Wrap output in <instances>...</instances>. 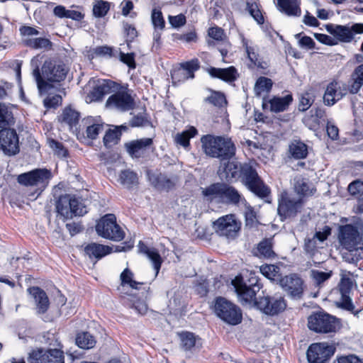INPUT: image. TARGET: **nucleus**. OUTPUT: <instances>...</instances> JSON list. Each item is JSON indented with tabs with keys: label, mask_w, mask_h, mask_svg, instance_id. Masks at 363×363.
Masks as SVG:
<instances>
[{
	"label": "nucleus",
	"mask_w": 363,
	"mask_h": 363,
	"mask_svg": "<svg viewBox=\"0 0 363 363\" xmlns=\"http://www.w3.org/2000/svg\"><path fill=\"white\" fill-rule=\"evenodd\" d=\"M325 28L330 34L340 42L350 43L353 39V33L348 26L330 23L325 26Z\"/></svg>",
	"instance_id": "24"
},
{
	"label": "nucleus",
	"mask_w": 363,
	"mask_h": 363,
	"mask_svg": "<svg viewBox=\"0 0 363 363\" xmlns=\"http://www.w3.org/2000/svg\"><path fill=\"white\" fill-rule=\"evenodd\" d=\"M49 145L50 147L55 150V153L58 156L62 157H67V151L61 143L57 142L55 140H49Z\"/></svg>",
	"instance_id": "60"
},
{
	"label": "nucleus",
	"mask_w": 363,
	"mask_h": 363,
	"mask_svg": "<svg viewBox=\"0 0 363 363\" xmlns=\"http://www.w3.org/2000/svg\"><path fill=\"white\" fill-rule=\"evenodd\" d=\"M120 60L124 64L127 65L129 68L135 69V54L131 53H124L120 52Z\"/></svg>",
	"instance_id": "61"
},
{
	"label": "nucleus",
	"mask_w": 363,
	"mask_h": 363,
	"mask_svg": "<svg viewBox=\"0 0 363 363\" xmlns=\"http://www.w3.org/2000/svg\"><path fill=\"white\" fill-rule=\"evenodd\" d=\"M352 287V281L350 278H342L339 284V290L341 297L339 301L336 303L338 308L351 312L354 315H357L363 308L355 310V306L350 296V293Z\"/></svg>",
	"instance_id": "16"
},
{
	"label": "nucleus",
	"mask_w": 363,
	"mask_h": 363,
	"mask_svg": "<svg viewBox=\"0 0 363 363\" xmlns=\"http://www.w3.org/2000/svg\"><path fill=\"white\" fill-rule=\"evenodd\" d=\"M208 73L211 77L218 78L226 82H233L239 76L238 70L233 66L227 68L210 67L208 69Z\"/></svg>",
	"instance_id": "25"
},
{
	"label": "nucleus",
	"mask_w": 363,
	"mask_h": 363,
	"mask_svg": "<svg viewBox=\"0 0 363 363\" xmlns=\"http://www.w3.org/2000/svg\"><path fill=\"white\" fill-rule=\"evenodd\" d=\"M304 205V199L283 192L278 200L277 213L280 220L284 221L296 217L301 213Z\"/></svg>",
	"instance_id": "7"
},
{
	"label": "nucleus",
	"mask_w": 363,
	"mask_h": 363,
	"mask_svg": "<svg viewBox=\"0 0 363 363\" xmlns=\"http://www.w3.org/2000/svg\"><path fill=\"white\" fill-rule=\"evenodd\" d=\"M52 173L47 169H35L18 176V182L26 186L35 188L30 196L37 199L48 186L52 178Z\"/></svg>",
	"instance_id": "5"
},
{
	"label": "nucleus",
	"mask_w": 363,
	"mask_h": 363,
	"mask_svg": "<svg viewBox=\"0 0 363 363\" xmlns=\"http://www.w3.org/2000/svg\"><path fill=\"white\" fill-rule=\"evenodd\" d=\"M281 286L293 298H300L303 292V281L293 274L280 279Z\"/></svg>",
	"instance_id": "20"
},
{
	"label": "nucleus",
	"mask_w": 363,
	"mask_h": 363,
	"mask_svg": "<svg viewBox=\"0 0 363 363\" xmlns=\"http://www.w3.org/2000/svg\"><path fill=\"white\" fill-rule=\"evenodd\" d=\"M198 59H193L190 61L181 64V67L174 69L172 74V79L174 84L184 82L189 79L194 77V72L199 69Z\"/></svg>",
	"instance_id": "18"
},
{
	"label": "nucleus",
	"mask_w": 363,
	"mask_h": 363,
	"mask_svg": "<svg viewBox=\"0 0 363 363\" xmlns=\"http://www.w3.org/2000/svg\"><path fill=\"white\" fill-rule=\"evenodd\" d=\"M135 99L131 91L127 87H121L116 93L108 97L106 101L108 107L116 108L121 111H128L135 107Z\"/></svg>",
	"instance_id": "12"
},
{
	"label": "nucleus",
	"mask_w": 363,
	"mask_h": 363,
	"mask_svg": "<svg viewBox=\"0 0 363 363\" xmlns=\"http://www.w3.org/2000/svg\"><path fill=\"white\" fill-rule=\"evenodd\" d=\"M121 135V131L118 128H116L113 130H108L104 137V143L107 147H111L113 145L118 143Z\"/></svg>",
	"instance_id": "50"
},
{
	"label": "nucleus",
	"mask_w": 363,
	"mask_h": 363,
	"mask_svg": "<svg viewBox=\"0 0 363 363\" xmlns=\"http://www.w3.org/2000/svg\"><path fill=\"white\" fill-rule=\"evenodd\" d=\"M84 252L90 259L97 260L112 252V248L108 245L91 242L84 247Z\"/></svg>",
	"instance_id": "28"
},
{
	"label": "nucleus",
	"mask_w": 363,
	"mask_h": 363,
	"mask_svg": "<svg viewBox=\"0 0 363 363\" xmlns=\"http://www.w3.org/2000/svg\"><path fill=\"white\" fill-rule=\"evenodd\" d=\"M104 130V125L102 123H93L88 125L86 133V136L92 140L97 138L99 133Z\"/></svg>",
	"instance_id": "56"
},
{
	"label": "nucleus",
	"mask_w": 363,
	"mask_h": 363,
	"mask_svg": "<svg viewBox=\"0 0 363 363\" xmlns=\"http://www.w3.org/2000/svg\"><path fill=\"white\" fill-rule=\"evenodd\" d=\"M232 284L240 301L242 303H250L255 301L257 307L268 315H275L284 311L286 303L282 297L275 298L264 296L255 301L256 294L259 291L262 285L258 277L254 273L250 274V277L245 280L242 276H237L232 281Z\"/></svg>",
	"instance_id": "1"
},
{
	"label": "nucleus",
	"mask_w": 363,
	"mask_h": 363,
	"mask_svg": "<svg viewBox=\"0 0 363 363\" xmlns=\"http://www.w3.org/2000/svg\"><path fill=\"white\" fill-rule=\"evenodd\" d=\"M138 249L140 253L145 255L153 264L155 270V276H157L160 269L162 259L157 250L155 248H149L143 242L140 241L138 243Z\"/></svg>",
	"instance_id": "30"
},
{
	"label": "nucleus",
	"mask_w": 363,
	"mask_h": 363,
	"mask_svg": "<svg viewBox=\"0 0 363 363\" xmlns=\"http://www.w3.org/2000/svg\"><path fill=\"white\" fill-rule=\"evenodd\" d=\"M214 312L223 321L231 325H238L242 320L240 308L223 297L216 298Z\"/></svg>",
	"instance_id": "6"
},
{
	"label": "nucleus",
	"mask_w": 363,
	"mask_h": 363,
	"mask_svg": "<svg viewBox=\"0 0 363 363\" xmlns=\"http://www.w3.org/2000/svg\"><path fill=\"white\" fill-rule=\"evenodd\" d=\"M222 183H215L206 188H201V194L208 203H221Z\"/></svg>",
	"instance_id": "33"
},
{
	"label": "nucleus",
	"mask_w": 363,
	"mask_h": 363,
	"mask_svg": "<svg viewBox=\"0 0 363 363\" xmlns=\"http://www.w3.org/2000/svg\"><path fill=\"white\" fill-rule=\"evenodd\" d=\"M62 97L60 95L48 96L44 101L43 104L46 108H55L62 103Z\"/></svg>",
	"instance_id": "58"
},
{
	"label": "nucleus",
	"mask_w": 363,
	"mask_h": 363,
	"mask_svg": "<svg viewBox=\"0 0 363 363\" xmlns=\"http://www.w3.org/2000/svg\"><path fill=\"white\" fill-rule=\"evenodd\" d=\"M312 277L318 284H320L331 277V272H324L318 270L311 272Z\"/></svg>",
	"instance_id": "62"
},
{
	"label": "nucleus",
	"mask_w": 363,
	"mask_h": 363,
	"mask_svg": "<svg viewBox=\"0 0 363 363\" xmlns=\"http://www.w3.org/2000/svg\"><path fill=\"white\" fill-rule=\"evenodd\" d=\"M152 23L155 29L163 30L165 26L162 13L160 10L153 9L151 15Z\"/></svg>",
	"instance_id": "54"
},
{
	"label": "nucleus",
	"mask_w": 363,
	"mask_h": 363,
	"mask_svg": "<svg viewBox=\"0 0 363 363\" xmlns=\"http://www.w3.org/2000/svg\"><path fill=\"white\" fill-rule=\"evenodd\" d=\"M28 291L35 301L38 313H45L48 311L50 305L46 293L38 286L30 287Z\"/></svg>",
	"instance_id": "26"
},
{
	"label": "nucleus",
	"mask_w": 363,
	"mask_h": 363,
	"mask_svg": "<svg viewBox=\"0 0 363 363\" xmlns=\"http://www.w3.org/2000/svg\"><path fill=\"white\" fill-rule=\"evenodd\" d=\"M277 7L288 16H299L301 9L297 0H277Z\"/></svg>",
	"instance_id": "37"
},
{
	"label": "nucleus",
	"mask_w": 363,
	"mask_h": 363,
	"mask_svg": "<svg viewBox=\"0 0 363 363\" xmlns=\"http://www.w3.org/2000/svg\"><path fill=\"white\" fill-rule=\"evenodd\" d=\"M112 55V48L104 45V46H98L95 48H94L89 55L92 58L94 57H104V56H109L111 57Z\"/></svg>",
	"instance_id": "57"
},
{
	"label": "nucleus",
	"mask_w": 363,
	"mask_h": 363,
	"mask_svg": "<svg viewBox=\"0 0 363 363\" xmlns=\"http://www.w3.org/2000/svg\"><path fill=\"white\" fill-rule=\"evenodd\" d=\"M260 272L267 279L280 281V268L275 264H263L259 267Z\"/></svg>",
	"instance_id": "42"
},
{
	"label": "nucleus",
	"mask_w": 363,
	"mask_h": 363,
	"mask_svg": "<svg viewBox=\"0 0 363 363\" xmlns=\"http://www.w3.org/2000/svg\"><path fill=\"white\" fill-rule=\"evenodd\" d=\"M205 101L217 107H222L227 103L225 95L218 91H212Z\"/></svg>",
	"instance_id": "52"
},
{
	"label": "nucleus",
	"mask_w": 363,
	"mask_h": 363,
	"mask_svg": "<svg viewBox=\"0 0 363 363\" xmlns=\"http://www.w3.org/2000/svg\"><path fill=\"white\" fill-rule=\"evenodd\" d=\"M348 191L352 195L363 194V182L359 180L352 182L348 186Z\"/></svg>",
	"instance_id": "63"
},
{
	"label": "nucleus",
	"mask_w": 363,
	"mask_h": 363,
	"mask_svg": "<svg viewBox=\"0 0 363 363\" xmlns=\"http://www.w3.org/2000/svg\"><path fill=\"white\" fill-rule=\"evenodd\" d=\"M289 152L291 156L296 160H302L307 157L308 146L301 140H294L289 146Z\"/></svg>",
	"instance_id": "38"
},
{
	"label": "nucleus",
	"mask_w": 363,
	"mask_h": 363,
	"mask_svg": "<svg viewBox=\"0 0 363 363\" xmlns=\"http://www.w3.org/2000/svg\"><path fill=\"white\" fill-rule=\"evenodd\" d=\"M293 101L292 96L287 94L284 96H274L269 100L270 111L279 113L286 111Z\"/></svg>",
	"instance_id": "34"
},
{
	"label": "nucleus",
	"mask_w": 363,
	"mask_h": 363,
	"mask_svg": "<svg viewBox=\"0 0 363 363\" xmlns=\"http://www.w3.org/2000/svg\"><path fill=\"white\" fill-rule=\"evenodd\" d=\"M240 177L247 189L260 198L270 194L269 188L265 185L256 170L250 164H244L240 169Z\"/></svg>",
	"instance_id": "8"
},
{
	"label": "nucleus",
	"mask_w": 363,
	"mask_h": 363,
	"mask_svg": "<svg viewBox=\"0 0 363 363\" xmlns=\"http://www.w3.org/2000/svg\"><path fill=\"white\" fill-rule=\"evenodd\" d=\"M247 9L258 24H262L264 23V16L256 3H247Z\"/></svg>",
	"instance_id": "53"
},
{
	"label": "nucleus",
	"mask_w": 363,
	"mask_h": 363,
	"mask_svg": "<svg viewBox=\"0 0 363 363\" xmlns=\"http://www.w3.org/2000/svg\"><path fill=\"white\" fill-rule=\"evenodd\" d=\"M335 352V347L325 342L313 343L307 350L309 363H325Z\"/></svg>",
	"instance_id": "15"
},
{
	"label": "nucleus",
	"mask_w": 363,
	"mask_h": 363,
	"mask_svg": "<svg viewBox=\"0 0 363 363\" xmlns=\"http://www.w3.org/2000/svg\"><path fill=\"white\" fill-rule=\"evenodd\" d=\"M114 82L111 81L104 82V83L95 86L91 94L94 100L100 101L103 97L110 92Z\"/></svg>",
	"instance_id": "46"
},
{
	"label": "nucleus",
	"mask_w": 363,
	"mask_h": 363,
	"mask_svg": "<svg viewBox=\"0 0 363 363\" xmlns=\"http://www.w3.org/2000/svg\"><path fill=\"white\" fill-rule=\"evenodd\" d=\"M56 209L57 213L65 219L83 216L86 213L85 206L74 196L69 194L60 196L56 203Z\"/></svg>",
	"instance_id": "10"
},
{
	"label": "nucleus",
	"mask_w": 363,
	"mask_h": 363,
	"mask_svg": "<svg viewBox=\"0 0 363 363\" xmlns=\"http://www.w3.org/2000/svg\"><path fill=\"white\" fill-rule=\"evenodd\" d=\"M169 21L173 27L179 28L186 23V17L183 14H179L174 16H169Z\"/></svg>",
	"instance_id": "64"
},
{
	"label": "nucleus",
	"mask_w": 363,
	"mask_h": 363,
	"mask_svg": "<svg viewBox=\"0 0 363 363\" xmlns=\"http://www.w3.org/2000/svg\"><path fill=\"white\" fill-rule=\"evenodd\" d=\"M201 143L204 153L213 158L230 160L235 154V146L230 138L206 135Z\"/></svg>",
	"instance_id": "4"
},
{
	"label": "nucleus",
	"mask_w": 363,
	"mask_h": 363,
	"mask_svg": "<svg viewBox=\"0 0 363 363\" xmlns=\"http://www.w3.org/2000/svg\"><path fill=\"white\" fill-rule=\"evenodd\" d=\"M245 225L249 228L255 227L258 223L257 219V214L255 210L251 206H247L245 211Z\"/></svg>",
	"instance_id": "55"
},
{
	"label": "nucleus",
	"mask_w": 363,
	"mask_h": 363,
	"mask_svg": "<svg viewBox=\"0 0 363 363\" xmlns=\"http://www.w3.org/2000/svg\"><path fill=\"white\" fill-rule=\"evenodd\" d=\"M123 303L126 306L133 308L138 314L140 315H145L148 310L147 303L133 295H128V296L123 297Z\"/></svg>",
	"instance_id": "36"
},
{
	"label": "nucleus",
	"mask_w": 363,
	"mask_h": 363,
	"mask_svg": "<svg viewBox=\"0 0 363 363\" xmlns=\"http://www.w3.org/2000/svg\"><path fill=\"white\" fill-rule=\"evenodd\" d=\"M110 9V4L104 0H96L93 5V14L95 17L105 16Z\"/></svg>",
	"instance_id": "51"
},
{
	"label": "nucleus",
	"mask_w": 363,
	"mask_h": 363,
	"mask_svg": "<svg viewBox=\"0 0 363 363\" xmlns=\"http://www.w3.org/2000/svg\"><path fill=\"white\" fill-rule=\"evenodd\" d=\"M352 84L349 90L351 94H357L363 86V64L357 66L351 75Z\"/></svg>",
	"instance_id": "40"
},
{
	"label": "nucleus",
	"mask_w": 363,
	"mask_h": 363,
	"mask_svg": "<svg viewBox=\"0 0 363 363\" xmlns=\"http://www.w3.org/2000/svg\"><path fill=\"white\" fill-rule=\"evenodd\" d=\"M25 44L33 49H49L52 47L51 41L45 38L27 39L25 40Z\"/></svg>",
	"instance_id": "49"
},
{
	"label": "nucleus",
	"mask_w": 363,
	"mask_h": 363,
	"mask_svg": "<svg viewBox=\"0 0 363 363\" xmlns=\"http://www.w3.org/2000/svg\"><path fill=\"white\" fill-rule=\"evenodd\" d=\"M198 133L196 128L191 126L188 130L177 133L174 137V142L177 145L188 148L190 145L189 140Z\"/></svg>",
	"instance_id": "39"
},
{
	"label": "nucleus",
	"mask_w": 363,
	"mask_h": 363,
	"mask_svg": "<svg viewBox=\"0 0 363 363\" xmlns=\"http://www.w3.org/2000/svg\"><path fill=\"white\" fill-rule=\"evenodd\" d=\"M241 223L234 214H228L220 217L213 223L215 232L222 237L228 239L235 238L240 230Z\"/></svg>",
	"instance_id": "11"
},
{
	"label": "nucleus",
	"mask_w": 363,
	"mask_h": 363,
	"mask_svg": "<svg viewBox=\"0 0 363 363\" xmlns=\"http://www.w3.org/2000/svg\"><path fill=\"white\" fill-rule=\"evenodd\" d=\"M0 150L9 156L19 152V138L16 130L6 128L0 130Z\"/></svg>",
	"instance_id": "14"
},
{
	"label": "nucleus",
	"mask_w": 363,
	"mask_h": 363,
	"mask_svg": "<svg viewBox=\"0 0 363 363\" xmlns=\"http://www.w3.org/2000/svg\"><path fill=\"white\" fill-rule=\"evenodd\" d=\"M28 363H64L63 352L57 349L38 350L29 354Z\"/></svg>",
	"instance_id": "17"
},
{
	"label": "nucleus",
	"mask_w": 363,
	"mask_h": 363,
	"mask_svg": "<svg viewBox=\"0 0 363 363\" xmlns=\"http://www.w3.org/2000/svg\"><path fill=\"white\" fill-rule=\"evenodd\" d=\"M69 69L62 61L48 59L41 67V72L38 65L33 71V76L36 82L40 95L50 92L54 86L52 83H60L67 77Z\"/></svg>",
	"instance_id": "2"
},
{
	"label": "nucleus",
	"mask_w": 363,
	"mask_h": 363,
	"mask_svg": "<svg viewBox=\"0 0 363 363\" xmlns=\"http://www.w3.org/2000/svg\"><path fill=\"white\" fill-rule=\"evenodd\" d=\"M272 85L273 82L272 79L265 77H259L254 88L255 95L260 96L263 94L269 92L272 89Z\"/></svg>",
	"instance_id": "44"
},
{
	"label": "nucleus",
	"mask_w": 363,
	"mask_h": 363,
	"mask_svg": "<svg viewBox=\"0 0 363 363\" xmlns=\"http://www.w3.org/2000/svg\"><path fill=\"white\" fill-rule=\"evenodd\" d=\"M119 181L121 184L125 186L127 188H131L138 183V177L137 174L134 172L130 169H125L121 172Z\"/></svg>",
	"instance_id": "45"
},
{
	"label": "nucleus",
	"mask_w": 363,
	"mask_h": 363,
	"mask_svg": "<svg viewBox=\"0 0 363 363\" xmlns=\"http://www.w3.org/2000/svg\"><path fill=\"white\" fill-rule=\"evenodd\" d=\"M148 179L151 185L159 191H169L172 189L177 182L175 177H169L162 173L147 172Z\"/></svg>",
	"instance_id": "22"
},
{
	"label": "nucleus",
	"mask_w": 363,
	"mask_h": 363,
	"mask_svg": "<svg viewBox=\"0 0 363 363\" xmlns=\"http://www.w3.org/2000/svg\"><path fill=\"white\" fill-rule=\"evenodd\" d=\"M97 234L106 239L113 241H121L125 238V232L116 222L113 214L104 216L96 223Z\"/></svg>",
	"instance_id": "9"
},
{
	"label": "nucleus",
	"mask_w": 363,
	"mask_h": 363,
	"mask_svg": "<svg viewBox=\"0 0 363 363\" xmlns=\"http://www.w3.org/2000/svg\"><path fill=\"white\" fill-rule=\"evenodd\" d=\"M294 191L298 195V198L304 199V197L313 195L315 189L308 179L298 177L294 179Z\"/></svg>",
	"instance_id": "31"
},
{
	"label": "nucleus",
	"mask_w": 363,
	"mask_h": 363,
	"mask_svg": "<svg viewBox=\"0 0 363 363\" xmlns=\"http://www.w3.org/2000/svg\"><path fill=\"white\" fill-rule=\"evenodd\" d=\"M313 102L312 96L308 93L303 94L299 101L298 109L301 111L308 110Z\"/></svg>",
	"instance_id": "59"
},
{
	"label": "nucleus",
	"mask_w": 363,
	"mask_h": 363,
	"mask_svg": "<svg viewBox=\"0 0 363 363\" xmlns=\"http://www.w3.org/2000/svg\"><path fill=\"white\" fill-rule=\"evenodd\" d=\"M15 123L12 111L5 104H0V128L11 126Z\"/></svg>",
	"instance_id": "43"
},
{
	"label": "nucleus",
	"mask_w": 363,
	"mask_h": 363,
	"mask_svg": "<svg viewBox=\"0 0 363 363\" xmlns=\"http://www.w3.org/2000/svg\"><path fill=\"white\" fill-rule=\"evenodd\" d=\"M96 343L95 337L88 332H83L77 334L76 337L77 345L84 350L93 348Z\"/></svg>",
	"instance_id": "41"
},
{
	"label": "nucleus",
	"mask_w": 363,
	"mask_h": 363,
	"mask_svg": "<svg viewBox=\"0 0 363 363\" xmlns=\"http://www.w3.org/2000/svg\"><path fill=\"white\" fill-rule=\"evenodd\" d=\"M179 339L180 348L184 352H193L199 350L202 346L201 337L195 333L189 331H182L177 333Z\"/></svg>",
	"instance_id": "21"
},
{
	"label": "nucleus",
	"mask_w": 363,
	"mask_h": 363,
	"mask_svg": "<svg viewBox=\"0 0 363 363\" xmlns=\"http://www.w3.org/2000/svg\"><path fill=\"white\" fill-rule=\"evenodd\" d=\"M252 253L260 259H272L276 257L273 250V241L271 238H266L259 242L253 249Z\"/></svg>",
	"instance_id": "29"
},
{
	"label": "nucleus",
	"mask_w": 363,
	"mask_h": 363,
	"mask_svg": "<svg viewBox=\"0 0 363 363\" xmlns=\"http://www.w3.org/2000/svg\"><path fill=\"white\" fill-rule=\"evenodd\" d=\"M241 167L242 165H240L237 162L228 161L220 165L218 174L221 179L233 182L240 177Z\"/></svg>",
	"instance_id": "23"
},
{
	"label": "nucleus",
	"mask_w": 363,
	"mask_h": 363,
	"mask_svg": "<svg viewBox=\"0 0 363 363\" xmlns=\"http://www.w3.org/2000/svg\"><path fill=\"white\" fill-rule=\"evenodd\" d=\"M310 330L316 333H328L336 329L335 318L323 313H314L308 318Z\"/></svg>",
	"instance_id": "13"
},
{
	"label": "nucleus",
	"mask_w": 363,
	"mask_h": 363,
	"mask_svg": "<svg viewBox=\"0 0 363 363\" xmlns=\"http://www.w3.org/2000/svg\"><path fill=\"white\" fill-rule=\"evenodd\" d=\"M340 86L335 81L330 82L326 88L323 96V102L326 106H333L337 101L340 100L343 94L338 91Z\"/></svg>",
	"instance_id": "32"
},
{
	"label": "nucleus",
	"mask_w": 363,
	"mask_h": 363,
	"mask_svg": "<svg viewBox=\"0 0 363 363\" xmlns=\"http://www.w3.org/2000/svg\"><path fill=\"white\" fill-rule=\"evenodd\" d=\"M242 43L250 62L257 68L262 69H267L268 67L267 63L259 57V54L257 53V48L253 45L251 42L245 38H242Z\"/></svg>",
	"instance_id": "27"
},
{
	"label": "nucleus",
	"mask_w": 363,
	"mask_h": 363,
	"mask_svg": "<svg viewBox=\"0 0 363 363\" xmlns=\"http://www.w3.org/2000/svg\"><path fill=\"white\" fill-rule=\"evenodd\" d=\"M79 120V113L69 108H66L62 114V121L67 123L70 128L75 126Z\"/></svg>",
	"instance_id": "48"
},
{
	"label": "nucleus",
	"mask_w": 363,
	"mask_h": 363,
	"mask_svg": "<svg viewBox=\"0 0 363 363\" xmlns=\"http://www.w3.org/2000/svg\"><path fill=\"white\" fill-rule=\"evenodd\" d=\"M363 227L361 220L354 224L340 225L337 239L340 246L350 252V262H357L363 259V235L359 230Z\"/></svg>",
	"instance_id": "3"
},
{
	"label": "nucleus",
	"mask_w": 363,
	"mask_h": 363,
	"mask_svg": "<svg viewBox=\"0 0 363 363\" xmlns=\"http://www.w3.org/2000/svg\"><path fill=\"white\" fill-rule=\"evenodd\" d=\"M152 145V138H143L125 143V147L132 158H140L144 157L149 152Z\"/></svg>",
	"instance_id": "19"
},
{
	"label": "nucleus",
	"mask_w": 363,
	"mask_h": 363,
	"mask_svg": "<svg viewBox=\"0 0 363 363\" xmlns=\"http://www.w3.org/2000/svg\"><path fill=\"white\" fill-rule=\"evenodd\" d=\"M133 277V273L128 268H125L120 276L121 285L123 286L128 285L132 289H138L139 286L142 285L143 283L135 281Z\"/></svg>",
	"instance_id": "47"
},
{
	"label": "nucleus",
	"mask_w": 363,
	"mask_h": 363,
	"mask_svg": "<svg viewBox=\"0 0 363 363\" xmlns=\"http://www.w3.org/2000/svg\"><path fill=\"white\" fill-rule=\"evenodd\" d=\"M221 203L238 204L241 199L240 193L231 186L222 183Z\"/></svg>",
	"instance_id": "35"
}]
</instances>
